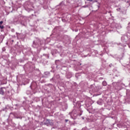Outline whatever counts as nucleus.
I'll return each mask as SVG.
<instances>
[{
	"label": "nucleus",
	"instance_id": "nucleus-5",
	"mask_svg": "<svg viewBox=\"0 0 130 130\" xmlns=\"http://www.w3.org/2000/svg\"><path fill=\"white\" fill-rule=\"evenodd\" d=\"M88 1V2H93V0H86Z\"/></svg>",
	"mask_w": 130,
	"mask_h": 130
},
{
	"label": "nucleus",
	"instance_id": "nucleus-6",
	"mask_svg": "<svg viewBox=\"0 0 130 130\" xmlns=\"http://www.w3.org/2000/svg\"><path fill=\"white\" fill-rule=\"evenodd\" d=\"M66 121L67 122H68L69 120H66Z\"/></svg>",
	"mask_w": 130,
	"mask_h": 130
},
{
	"label": "nucleus",
	"instance_id": "nucleus-8",
	"mask_svg": "<svg viewBox=\"0 0 130 130\" xmlns=\"http://www.w3.org/2000/svg\"><path fill=\"white\" fill-rule=\"evenodd\" d=\"M47 122H49V120H47Z\"/></svg>",
	"mask_w": 130,
	"mask_h": 130
},
{
	"label": "nucleus",
	"instance_id": "nucleus-7",
	"mask_svg": "<svg viewBox=\"0 0 130 130\" xmlns=\"http://www.w3.org/2000/svg\"><path fill=\"white\" fill-rule=\"evenodd\" d=\"M34 44H35V42H34Z\"/></svg>",
	"mask_w": 130,
	"mask_h": 130
},
{
	"label": "nucleus",
	"instance_id": "nucleus-4",
	"mask_svg": "<svg viewBox=\"0 0 130 130\" xmlns=\"http://www.w3.org/2000/svg\"><path fill=\"white\" fill-rule=\"evenodd\" d=\"M97 104H99V105H101L102 104V103H101V101H98L97 102Z\"/></svg>",
	"mask_w": 130,
	"mask_h": 130
},
{
	"label": "nucleus",
	"instance_id": "nucleus-3",
	"mask_svg": "<svg viewBox=\"0 0 130 130\" xmlns=\"http://www.w3.org/2000/svg\"><path fill=\"white\" fill-rule=\"evenodd\" d=\"M103 86H106V85H107V83L106 82V81L103 82Z\"/></svg>",
	"mask_w": 130,
	"mask_h": 130
},
{
	"label": "nucleus",
	"instance_id": "nucleus-1",
	"mask_svg": "<svg viewBox=\"0 0 130 130\" xmlns=\"http://www.w3.org/2000/svg\"><path fill=\"white\" fill-rule=\"evenodd\" d=\"M4 93H5V92L4 91V90H3V88H0V94H1V95H4Z\"/></svg>",
	"mask_w": 130,
	"mask_h": 130
},
{
	"label": "nucleus",
	"instance_id": "nucleus-2",
	"mask_svg": "<svg viewBox=\"0 0 130 130\" xmlns=\"http://www.w3.org/2000/svg\"><path fill=\"white\" fill-rule=\"evenodd\" d=\"M3 21H0V28L1 29H4V26L1 25L2 24H3Z\"/></svg>",
	"mask_w": 130,
	"mask_h": 130
}]
</instances>
